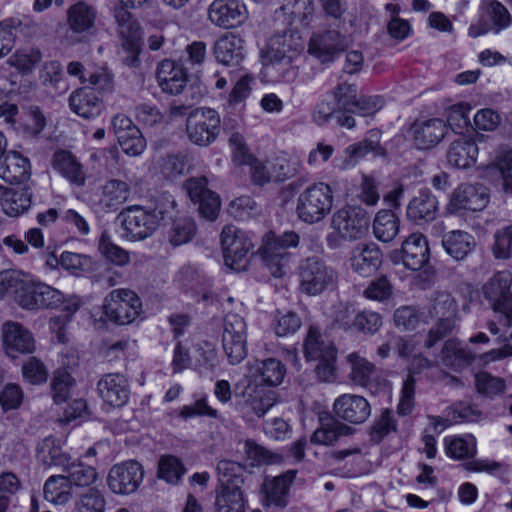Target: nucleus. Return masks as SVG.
Listing matches in <instances>:
<instances>
[{
	"instance_id": "obj_1",
	"label": "nucleus",
	"mask_w": 512,
	"mask_h": 512,
	"mask_svg": "<svg viewBox=\"0 0 512 512\" xmlns=\"http://www.w3.org/2000/svg\"><path fill=\"white\" fill-rule=\"evenodd\" d=\"M299 241L300 237L294 231H286L279 236L273 232L264 235L258 253L273 277L281 278L287 273L292 262V255L287 249L297 247Z\"/></svg>"
},
{
	"instance_id": "obj_2",
	"label": "nucleus",
	"mask_w": 512,
	"mask_h": 512,
	"mask_svg": "<svg viewBox=\"0 0 512 512\" xmlns=\"http://www.w3.org/2000/svg\"><path fill=\"white\" fill-rule=\"evenodd\" d=\"M299 291L308 296H318L333 290L338 283V273L322 258L310 256L302 259L297 268Z\"/></svg>"
},
{
	"instance_id": "obj_3",
	"label": "nucleus",
	"mask_w": 512,
	"mask_h": 512,
	"mask_svg": "<svg viewBox=\"0 0 512 512\" xmlns=\"http://www.w3.org/2000/svg\"><path fill=\"white\" fill-rule=\"evenodd\" d=\"M428 312L432 318L437 319L424 341V346L431 349L454 330L458 312L457 302L449 292L436 291L430 298Z\"/></svg>"
},
{
	"instance_id": "obj_4",
	"label": "nucleus",
	"mask_w": 512,
	"mask_h": 512,
	"mask_svg": "<svg viewBox=\"0 0 512 512\" xmlns=\"http://www.w3.org/2000/svg\"><path fill=\"white\" fill-rule=\"evenodd\" d=\"M333 207V191L323 182L314 183L304 189L297 198L296 214L306 224L321 222Z\"/></svg>"
},
{
	"instance_id": "obj_5",
	"label": "nucleus",
	"mask_w": 512,
	"mask_h": 512,
	"mask_svg": "<svg viewBox=\"0 0 512 512\" xmlns=\"http://www.w3.org/2000/svg\"><path fill=\"white\" fill-rule=\"evenodd\" d=\"M304 354L307 360L318 361L315 372L321 381H330L334 378L336 370L337 350L334 344L327 339L317 326L308 328L304 340Z\"/></svg>"
},
{
	"instance_id": "obj_6",
	"label": "nucleus",
	"mask_w": 512,
	"mask_h": 512,
	"mask_svg": "<svg viewBox=\"0 0 512 512\" xmlns=\"http://www.w3.org/2000/svg\"><path fill=\"white\" fill-rule=\"evenodd\" d=\"M128 241H142L151 237L159 227L160 217L155 210L140 205L124 208L117 216Z\"/></svg>"
},
{
	"instance_id": "obj_7",
	"label": "nucleus",
	"mask_w": 512,
	"mask_h": 512,
	"mask_svg": "<svg viewBox=\"0 0 512 512\" xmlns=\"http://www.w3.org/2000/svg\"><path fill=\"white\" fill-rule=\"evenodd\" d=\"M89 83L91 87L78 89L69 98L71 110L86 119L94 118L101 113L102 101L96 92H110L113 87L111 77L103 73L91 74Z\"/></svg>"
},
{
	"instance_id": "obj_8",
	"label": "nucleus",
	"mask_w": 512,
	"mask_h": 512,
	"mask_svg": "<svg viewBox=\"0 0 512 512\" xmlns=\"http://www.w3.org/2000/svg\"><path fill=\"white\" fill-rule=\"evenodd\" d=\"M103 313L110 322L128 325L141 315L142 302L130 289H114L104 298Z\"/></svg>"
},
{
	"instance_id": "obj_9",
	"label": "nucleus",
	"mask_w": 512,
	"mask_h": 512,
	"mask_svg": "<svg viewBox=\"0 0 512 512\" xmlns=\"http://www.w3.org/2000/svg\"><path fill=\"white\" fill-rule=\"evenodd\" d=\"M221 246L225 265L235 271L245 270L254 243L249 234L234 225H226L221 232Z\"/></svg>"
},
{
	"instance_id": "obj_10",
	"label": "nucleus",
	"mask_w": 512,
	"mask_h": 512,
	"mask_svg": "<svg viewBox=\"0 0 512 512\" xmlns=\"http://www.w3.org/2000/svg\"><path fill=\"white\" fill-rule=\"evenodd\" d=\"M220 116L211 108L201 107L188 114L186 134L195 145L208 146L213 143L220 132Z\"/></svg>"
},
{
	"instance_id": "obj_11",
	"label": "nucleus",
	"mask_w": 512,
	"mask_h": 512,
	"mask_svg": "<svg viewBox=\"0 0 512 512\" xmlns=\"http://www.w3.org/2000/svg\"><path fill=\"white\" fill-rule=\"evenodd\" d=\"M38 283L29 275L17 270H4L0 272V298L11 296L23 309L36 310L37 304L29 305L28 301L38 300L34 291L38 290Z\"/></svg>"
},
{
	"instance_id": "obj_12",
	"label": "nucleus",
	"mask_w": 512,
	"mask_h": 512,
	"mask_svg": "<svg viewBox=\"0 0 512 512\" xmlns=\"http://www.w3.org/2000/svg\"><path fill=\"white\" fill-rule=\"evenodd\" d=\"M370 216L357 205H347L336 211L331 220L332 228L345 240H358L366 235Z\"/></svg>"
},
{
	"instance_id": "obj_13",
	"label": "nucleus",
	"mask_w": 512,
	"mask_h": 512,
	"mask_svg": "<svg viewBox=\"0 0 512 512\" xmlns=\"http://www.w3.org/2000/svg\"><path fill=\"white\" fill-rule=\"evenodd\" d=\"M512 277L508 271L495 273L483 286V293L489 300L494 311L502 313V323L507 327L512 326V295L510 285Z\"/></svg>"
},
{
	"instance_id": "obj_14",
	"label": "nucleus",
	"mask_w": 512,
	"mask_h": 512,
	"mask_svg": "<svg viewBox=\"0 0 512 512\" xmlns=\"http://www.w3.org/2000/svg\"><path fill=\"white\" fill-rule=\"evenodd\" d=\"M304 49L300 34L293 30L271 38L268 48L262 53L264 65H289Z\"/></svg>"
},
{
	"instance_id": "obj_15",
	"label": "nucleus",
	"mask_w": 512,
	"mask_h": 512,
	"mask_svg": "<svg viewBox=\"0 0 512 512\" xmlns=\"http://www.w3.org/2000/svg\"><path fill=\"white\" fill-rule=\"evenodd\" d=\"M144 471L137 461H126L114 465L108 474V486L115 494H131L143 481Z\"/></svg>"
},
{
	"instance_id": "obj_16",
	"label": "nucleus",
	"mask_w": 512,
	"mask_h": 512,
	"mask_svg": "<svg viewBox=\"0 0 512 512\" xmlns=\"http://www.w3.org/2000/svg\"><path fill=\"white\" fill-rule=\"evenodd\" d=\"M248 17L242 0H214L208 7V19L223 29H232L242 25Z\"/></svg>"
},
{
	"instance_id": "obj_17",
	"label": "nucleus",
	"mask_w": 512,
	"mask_h": 512,
	"mask_svg": "<svg viewBox=\"0 0 512 512\" xmlns=\"http://www.w3.org/2000/svg\"><path fill=\"white\" fill-rule=\"evenodd\" d=\"M489 201L487 188L481 184H461L451 194L447 211L456 214L462 210L480 211Z\"/></svg>"
},
{
	"instance_id": "obj_18",
	"label": "nucleus",
	"mask_w": 512,
	"mask_h": 512,
	"mask_svg": "<svg viewBox=\"0 0 512 512\" xmlns=\"http://www.w3.org/2000/svg\"><path fill=\"white\" fill-rule=\"evenodd\" d=\"M2 341L6 355L12 359L19 354H31L35 351V339L22 324L7 321L2 325Z\"/></svg>"
},
{
	"instance_id": "obj_19",
	"label": "nucleus",
	"mask_w": 512,
	"mask_h": 512,
	"mask_svg": "<svg viewBox=\"0 0 512 512\" xmlns=\"http://www.w3.org/2000/svg\"><path fill=\"white\" fill-rule=\"evenodd\" d=\"M97 391L104 404L112 408L124 406L130 395L128 380L120 373L103 375L97 383Z\"/></svg>"
},
{
	"instance_id": "obj_20",
	"label": "nucleus",
	"mask_w": 512,
	"mask_h": 512,
	"mask_svg": "<svg viewBox=\"0 0 512 512\" xmlns=\"http://www.w3.org/2000/svg\"><path fill=\"white\" fill-rule=\"evenodd\" d=\"M335 415L352 424L364 423L371 415L369 402L360 395L343 394L333 404Z\"/></svg>"
},
{
	"instance_id": "obj_21",
	"label": "nucleus",
	"mask_w": 512,
	"mask_h": 512,
	"mask_svg": "<svg viewBox=\"0 0 512 512\" xmlns=\"http://www.w3.org/2000/svg\"><path fill=\"white\" fill-rule=\"evenodd\" d=\"M347 46L345 38L336 30H329L311 37L308 51L321 62L332 61Z\"/></svg>"
},
{
	"instance_id": "obj_22",
	"label": "nucleus",
	"mask_w": 512,
	"mask_h": 512,
	"mask_svg": "<svg viewBox=\"0 0 512 512\" xmlns=\"http://www.w3.org/2000/svg\"><path fill=\"white\" fill-rule=\"evenodd\" d=\"M447 132V124L437 118L414 123L410 133L418 149H429L437 145Z\"/></svg>"
},
{
	"instance_id": "obj_23",
	"label": "nucleus",
	"mask_w": 512,
	"mask_h": 512,
	"mask_svg": "<svg viewBox=\"0 0 512 512\" xmlns=\"http://www.w3.org/2000/svg\"><path fill=\"white\" fill-rule=\"evenodd\" d=\"M156 77L162 91L171 95L180 94L187 84L186 70L170 59L159 63Z\"/></svg>"
},
{
	"instance_id": "obj_24",
	"label": "nucleus",
	"mask_w": 512,
	"mask_h": 512,
	"mask_svg": "<svg viewBox=\"0 0 512 512\" xmlns=\"http://www.w3.org/2000/svg\"><path fill=\"white\" fill-rule=\"evenodd\" d=\"M276 393L262 385H256L244 394V401L240 404L243 415L249 419L252 416L262 417L276 403Z\"/></svg>"
},
{
	"instance_id": "obj_25",
	"label": "nucleus",
	"mask_w": 512,
	"mask_h": 512,
	"mask_svg": "<svg viewBox=\"0 0 512 512\" xmlns=\"http://www.w3.org/2000/svg\"><path fill=\"white\" fill-rule=\"evenodd\" d=\"M429 259V248L426 238L420 233L411 234L401 247V260L410 270L421 269Z\"/></svg>"
},
{
	"instance_id": "obj_26",
	"label": "nucleus",
	"mask_w": 512,
	"mask_h": 512,
	"mask_svg": "<svg viewBox=\"0 0 512 512\" xmlns=\"http://www.w3.org/2000/svg\"><path fill=\"white\" fill-rule=\"evenodd\" d=\"M382 253L375 244H365L355 247L350 258L354 272L363 277H369L380 267Z\"/></svg>"
},
{
	"instance_id": "obj_27",
	"label": "nucleus",
	"mask_w": 512,
	"mask_h": 512,
	"mask_svg": "<svg viewBox=\"0 0 512 512\" xmlns=\"http://www.w3.org/2000/svg\"><path fill=\"white\" fill-rule=\"evenodd\" d=\"M296 470H288L279 476L266 479L263 484L267 505L285 507L288 503L290 487L296 477Z\"/></svg>"
},
{
	"instance_id": "obj_28",
	"label": "nucleus",
	"mask_w": 512,
	"mask_h": 512,
	"mask_svg": "<svg viewBox=\"0 0 512 512\" xmlns=\"http://www.w3.org/2000/svg\"><path fill=\"white\" fill-rule=\"evenodd\" d=\"M214 54L217 61L224 65H239L245 56V42L238 35L228 33L216 41Z\"/></svg>"
},
{
	"instance_id": "obj_29",
	"label": "nucleus",
	"mask_w": 512,
	"mask_h": 512,
	"mask_svg": "<svg viewBox=\"0 0 512 512\" xmlns=\"http://www.w3.org/2000/svg\"><path fill=\"white\" fill-rule=\"evenodd\" d=\"M130 196V186L119 179H109L100 186L98 205L105 212H114L124 204Z\"/></svg>"
},
{
	"instance_id": "obj_30",
	"label": "nucleus",
	"mask_w": 512,
	"mask_h": 512,
	"mask_svg": "<svg viewBox=\"0 0 512 512\" xmlns=\"http://www.w3.org/2000/svg\"><path fill=\"white\" fill-rule=\"evenodd\" d=\"M30 175L29 159L18 151H9L0 165V177L10 184H20L27 181Z\"/></svg>"
},
{
	"instance_id": "obj_31",
	"label": "nucleus",
	"mask_w": 512,
	"mask_h": 512,
	"mask_svg": "<svg viewBox=\"0 0 512 512\" xmlns=\"http://www.w3.org/2000/svg\"><path fill=\"white\" fill-rule=\"evenodd\" d=\"M438 201L428 190H421L414 196L407 207V217L415 223L429 222L435 219Z\"/></svg>"
},
{
	"instance_id": "obj_32",
	"label": "nucleus",
	"mask_w": 512,
	"mask_h": 512,
	"mask_svg": "<svg viewBox=\"0 0 512 512\" xmlns=\"http://www.w3.org/2000/svg\"><path fill=\"white\" fill-rule=\"evenodd\" d=\"M372 153L376 156H383L385 151L380 144V132L372 130L369 132L368 137L362 141L352 144L345 149L347 159L344 161L342 168L354 166L360 159L367 154Z\"/></svg>"
},
{
	"instance_id": "obj_33",
	"label": "nucleus",
	"mask_w": 512,
	"mask_h": 512,
	"mask_svg": "<svg viewBox=\"0 0 512 512\" xmlns=\"http://www.w3.org/2000/svg\"><path fill=\"white\" fill-rule=\"evenodd\" d=\"M478 147L476 143L467 138L460 137L454 140L447 151L448 163L459 169H467L476 163Z\"/></svg>"
},
{
	"instance_id": "obj_34",
	"label": "nucleus",
	"mask_w": 512,
	"mask_h": 512,
	"mask_svg": "<svg viewBox=\"0 0 512 512\" xmlns=\"http://www.w3.org/2000/svg\"><path fill=\"white\" fill-rule=\"evenodd\" d=\"M252 376L259 381L260 385L275 387L282 383L286 368L281 361L275 358L257 360L251 366Z\"/></svg>"
},
{
	"instance_id": "obj_35",
	"label": "nucleus",
	"mask_w": 512,
	"mask_h": 512,
	"mask_svg": "<svg viewBox=\"0 0 512 512\" xmlns=\"http://www.w3.org/2000/svg\"><path fill=\"white\" fill-rule=\"evenodd\" d=\"M52 167L73 184L83 185L85 182L80 163L69 151H56L52 157Z\"/></svg>"
},
{
	"instance_id": "obj_36",
	"label": "nucleus",
	"mask_w": 512,
	"mask_h": 512,
	"mask_svg": "<svg viewBox=\"0 0 512 512\" xmlns=\"http://www.w3.org/2000/svg\"><path fill=\"white\" fill-rule=\"evenodd\" d=\"M442 245L451 257L462 260L475 248L476 242L468 232L454 230L444 235Z\"/></svg>"
},
{
	"instance_id": "obj_37",
	"label": "nucleus",
	"mask_w": 512,
	"mask_h": 512,
	"mask_svg": "<svg viewBox=\"0 0 512 512\" xmlns=\"http://www.w3.org/2000/svg\"><path fill=\"white\" fill-rule=\"evenodd\" d=\"M70 458L52 437L43 439L38 445L37 460L46 468L57 466L63 469L64 466H67Z\"/></svg>"
},
{
	"instance_id": "obj_38",
	"label": "nucleus",
	"mask_w": 512,
	"mask_h": 512,
	"mask_svg": "<svg viewBox=\"0 0 512 512\" xmlns=\"http://www.w3.org/2000/svg\"><path fill=\"white\" fill-rule=\"evenodd\" d=\"M441 359L446 366L454 369L470 364L475 353L455 339L447 340L441 351Z\"/></svg>"
},
{
	"instance_id": "obj_39",
	"label": "nucleus",
	"mask_w": 512,
	"mask_h": 512,
	"mask_svg": "<svg viewBox=\"0 0 512 512\" xmlns=\"http://www.w3.org/2000/svg\"><path fill=\"white\" fill-rule=\"evenodd\" d=\"M44 498L54 504H66L71 498V485L64 475L49 477L44 484Z\"/></svg>"
},
{
	"instance_id": "obj_40",
	"label": "nucleus",
	"mask_w": 512,
	"mask_h": 512,
	"mask_svg": "<svg viewBox=\"0 0 512 512\" xmlns=\"http://www.w3.org/2000/svg\"><path fill=\"white\" fill-rule=\"evenodd\" d=\"M375 237L382 242L392 241L399 232V220L390 210H380L373 222Z\"/></svg>"
},
{
	"instance_id": "obj_41",
	"label": "nucleus",
	"mask_w": 512,
	"mask_h": 512,
	"mask_svg": "<svg viewBox=\"0 0 512 512\" xmlns=\"http://www.w3.org/2000/svg\"><path fill=\"white\" fill-rule=\"evenodd\" d=\"M96 10L85 2H78L68 10V24L75 32H84L93 27Z\"/></svg>"
},
{
	"instance_id": "obj_42",
	"label": "nucleus",
	"mask_w": 512,
	"mask_h": 512,
	"mask_svg": "<svg viewBox=\"0 0 512 512\" xmlns=\"http://www.w3.org/2000/svg\"><path fill=\"white\" fill-rule=\"evenodd\" d=\"M69 484L77 487H85L93 484L97 479V472L92 466L82 462L69 460L67 466L62 469Z\"/></svg>"
},
{
	"instance_id": "obj_43",
	"label": "nucleus",
	"mask_w": 512,
	"mask_h": 512,
	"mask_svg": "<svg viewBox=\"0 0 512 512\" xmlns=\"http://www.w3.org/2000/svg\"><path fill=\"white\" fill-rule=\"evenodd\" d=\"M216 512H245L243 492L239 486L222 489L216 497Z\"/></svg>"
},
{
	"instance_id": "obj_44",
	"label": "nucleus",
	"mask_w": 512,
	"mask_h": 512,
	"mask_svg": "<svg viewBox=\"0 0 512 512\" xmlns=\"http://www.w3.org/2000/svg\"><path fill=\"white\" fill-rule=\"evenodd\" d=\"M351 365L350 379L354 384L367 387L372 380L375 366L358 353H351L347 357Z\"/></svg>"
},
{
	"instance_id": "obj_45",
	"label": "nucleus",
	"mask_w": 512,
	"mask_h": 512,
	"mask_svg": "<svg viewBox=\"0 0 512 512\" xmlns=\"http://www.w3.org/2000/svg\"><path fill=\"white\" fill-rule=\"evenodd\" d=\"M244 451L247 459L255 466L278 464L283 461L281 454L272 452L253 440L245 441Z\"/></svg>"
},
{
	"instance_id": "obj_46",
	"label": "nucleus",
	"mask_w": 512,
	"mask_h": 512,
	"mask_svg": "<svg viewBox=\"0 0 512 512\" xmlns=\"http://www.w3.org/2000/svg\"><path fill=\"white\" fill-rule=\"evenodd\" d=\"M30 206L31 194L26 190L6 194L1 203L3 212L10 217H18Z\"/></svg>"
},
{
	"instance_id": "obj_47",
	"label": "nucleus",
	"mask_w": 512,
	"mask_h": 512,
	"mask_svg": "<svg viewBox=\"0 0 512 512\" xmlns=\"http://www.w3.org/2000/svg\"><path fill=\"white\" fill-rule=\"evenodd\" d=\"M350 428L339 422L333 421L314 431L311 436V442L319 445H333L339 437L347 435Z\"/></svg>"
},
{
	"instance_id": "obj_48",
	"label": "nucleus",
	"mask_w": 512,
	"mask_h": 512,
	"mask_svg": "<svg viewBox=\"0 0 512 512\" xmlns=\"http://www.w3.org/2000/svg\"><path fill=\"white\" fill-rule=\"evenodd\" d=\"M186 469L182 462L173 455L162 456L158 463V477L169 484H177Z\"/></svg>"
},
{
	"instance_id": "obj_49",
	"label": "nucleus",
	"mask_w": 512,
	"mask_h": 512,
	"mask_svg": "<svg viewBox=\"0 0 512 512\" xmlns=\"http://www.w3.org/2000/svg\"><path fill=\"white\" fill-rule=\"evenodd\" d=\"M447 454L454 459H465L476 454V439L472 435L446 439Z\"/></svg>"
},
{
	"instance_id": "obj_50",
	"label": "nucleus",
	"mask_w": 512,
	"mask_h": 512,
	"mask_svg": "<svg viewBox=\"0 0 512 512\" xmlns=\"http://www.w3.org/2000/svg\"><path fill=\"white\" fill-rule=\"evenodd\" d=\"M196 224L188 217L176 219L169 232V241L173 246L190 242L196 234Z\"/></svg>"
},
{
	"instance_id": "obj_51",
	"label": "nucleus",
	"mask_w": 512,
	"mask_h": 512,
	"mask_svg": "<svg viewBox=\"0 0 512 512\" xmlns=\"http://www.w3.org/2000/svg\"><path fill=\"white\" fill-rule=\"evenodd\" d=\"M74 385V379L65 370H57L51 380V393L56 404L66 402Z\"/></svg>"
},
{
	"instance_id": "obj_52",
	"label": "nucleus",
	"mask_w": 512,
	"mask_h": 512,
	"mask_svg": "<svg viewBox=\"0 0 512 512\" xmlns=\"http://www.w3.org/2000/svg\"><path fill=\"white\" fill-rule=\"evenodd\" d=\"M247 335L222 337L223 350L231 365L239 364L247 356Z\"/></svg>"
},
{
	"instance_id": "obj_53",
	"label": "nucleus",
	"mask_w": 512,
	"mask_h": 512,
	"mask_svg": "<svg viewBox=\"0 0 512 512\" xmlns=\"http://www.w3.org/2000/svg\"><path fill=\"white\" fill-rule=\"evenodd\" d=\"M333 94L338 111L352 113L355 110L359 97L356 85L341 83L335 88Z\"/></svg>"
},
{
	"instance_id": "obj_54",
	"label": "nucleus",
	"mask_w": 512,
	"mask_h": 512,
	"mask_svg": "<svg viewBox=\"0 0 512 512\" xmlns=\"http://www.w3.org/2000/svg\"><path fill=\"white\" fill-rule=\"evenodd\" d=\"M38 300L28 301L29 305L37 304V309L57 308L63 303V293L45 283H38V290L34 291Z\"/></svg>"
},
{
	"instance_id": "obj_55",
	"label": "nucleus",
	"mask_w": 512,
	"mask_h": 512,
	"mask_svg": "<svg viewBox=\"0 0 512 512\" xmlns=\"http://www.w3.org/2000/svg\"><path fill=\"white\" fill-rule=\"evenodd\" d=\"M356 198L367 206H375L380 199L379 182L373 176L362 175Z\"/></svg>"
},
{
	"instance_id": "obj_56",
	"label": "nucleus",
	"mask_w": 512,
	"mask_h": 512,
	"mask_svg": "<svg viewBox=\"0 0 512 512\" xmlns=\"http://www.w3.org/2000/svg\"><path fill=\"white\" fill-rule=\"evenodd\" d=\"M105 507L106 500L103 494L95 488L81 494L75 505L77 512H104Z\"/></svg>"
},
{
	"instance_id": "obj_57",
	"label": "nucleus",
	"mask_w": 512,
	"mask_h": 512,
	"mask_svg": "<svg viewBox=\"0 0 512 512\" xmlns=\"http://www.w3.org/2000/svg\"><path fill=\"white\" fill-rule=\"evenodd\" d=\"M41 60V53L37 49L27 48L16 51L10 58L9 64L22 73L30 72Z\"/></svg>"
},
{
	"instance_id": "obj_58",
	"label": "nucleus",
	"mask_w": 512,
	"mask_h": 512,
	"mask_svg": "<svg viewBox=\"0 0 512 512\" xmlns=\"http://www.w3.org/2000/svg\"><path fill=\"white\" fill-rule=\"evenodd\" d=\"M99 250L107 260L118 266H124L130 260L128 252L114 244L106 233L101 235Z\"/></svg>"
},
{
	"instance_id": "obj_59",
	"label": "nucleus",
	"mask_w": 512,
	"mask_h": 512,
	"mask_svg": "<svg viewBox=\"0 0 512 512\" xmlns=\"http://www.w3.org/2000/svg\"><path fill=\"white\" fill-rule=\"evenodd\" d=\"M123 4L114 10V17L119 26V32L122 39H127L131 35L138 34L141 36V27L137 21L133 19L132 14Z\"/></svg>"
},
{
	"instance_id": "obj_60",
	"label": "nucleus",
	"mask_w": 512,
	"mask_h": 512,
	"mask_svg": "<svg viewBox=\"0 0 512 512\" xmlns=\"http://www.w3.org/2000/svg\"><path fill=\"white\" fill-rule=\"evenodd\" d=\"M393 294V287L386 276L372 280L363 291L365 298L373 301L384 302Z\"/></svg>"
},
{
	"instance_id": "obj_61",
	"label": "nucleus",
	"mask_w": 512,
	"mask_h": 512,
	"mask_svg": "<svg viewBox=\"0 0 512 512\" xmlns=\"http://www.w3.org/2000/svg\"><path fill=\"white\" fill-rule=\"evenodd\" d=\"M487 14L492 22V30L495 33L508 28L512 23V17L508 9L499 1L494 0L488 4Z\"/></svg>"
},
{
	"instance_id": "obj_62",
	"label": "nucleus",
	"mask_w": 512,
	"mask_h": 512,
	"mask_svg": "<svg viewBox=\"0 0 512 512\" xmlns=\"http://www.w3.org/2000/svg\"><path fill=\"white\" fill-rule=\"evenodd\" d=\"M22 376L28 383L38 385L46 382L48 371L40 359L31 357L22 366Z\"/></svg>"
},
{
	"instance_id": "obj_63",
	"label": "nucleus",
	"mask_w": 512,
	"mask_h": 512,
	"mask_svg": "<svg viewBox=\"0 0 512 512\" xmlns=\"http://www.w3.org/2000/svg\"><path fill=\"white\" fill-rule=\"evenodd\" d=\"M493 255L497 259H509L512 254V225L496 231L494 235Z\"/></svg>"
},
{
	"instance_id": "obj_64",
	"label": "nucleus",
	"mask_w": 512,
	"mask_h": 512,
	"mask_svg": "<svg viewBox=\"0 0 512 512\" xmlns=\"http://www.w3.org/2000/svg\"><path fill=\"white\" fill-rule=\"evenodd\" d=\"M470 106L466 103L455 104L448 110L447 124L456 133H462L470 125L468 113Z\"/></svg>"
}]
</instances>
